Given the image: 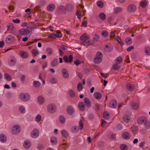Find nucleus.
<instances>
[{
	"mask_svg": "<svg viewBox=\"0 0 150 150\" xmlns=\"http://www.w3.org/2000/svg\"><path fill=\"white\" fill-rule=\"evenodd\" d=\"M59 120L60 122L62 124L64 123L65 122V117L63 115H60Z\"/></svg>",
	"mask_w": 150,
	"mask_h": 150,
	"instance_id": "obj_37",
	"label": "nucleus"
},
{
	"mask_svg": "<svg viewBox=\"0 0 150 150\" xmlns=\"http://www.w3.org/2000/svg\"><path fill=\"white\" fill-rule=\"evenodd\" d=\"M60 48L62 50H67V47L66 46L64 45H61V46H60Z\"/></svg>",
	"mask_w": 150,
	"mask_h": 150,
	"instance_id": "obj_60",
	"label": "nucleus"
},
{
	"mask_svg": "<svg viewBox=\"0 0 150 150\" xmlns=\"http://www.w3.org/2000/svg\"><path fill=\"white\" fill-rule=\"evenodd\" d=\"M13 28V25L11 23L9 24V25L8 26V30H12Z\"/></svg>",
	"mask_w": 150,
	"mask_h": 150,
	"instance_id": "obj_58",
	"label": "nucleus"
},
{
	"mask_svg": "<svg viewBox=\"0 0 150 150\" xmlns=\"http://www.w3.org/2000/svg\"><path fill=\"white\" fill-rule=\"evenodd\" d=\"M122 137L124 139H129L130 138V134L127 132H123L122 134Z\"/></svg>",
	"mask_w": 150,
	"mask_h": 150,
	"instance_id": "obj_16",
	"label": "nucleus"
},
{
	"mask_svg": "<svg viewBox=\"0 0 150 150\" xmlns=\"http://www.w3.org/2000/svg\"><path fill=\"white\" fill-rule=\"evenodd\" d=\"M7 140V138L5 134H0V141L1 142L4 143Z\"/></svg>",
	"mask_w": 150,
	"mask_h": 150,
	"instance_id": "obj_21",
	"label": "nucleus"
},
{
	"mask_svg": "<svg viewBox=\"0 0 150 150\" xmlns=\"http://www.w3.org/2000/svg\"><path fill=\"white\" fill-rule=\"evenodd\" d=\"M76 15L77 16L78 18L79 19H80L81 18V13L79 11H77L76 13Z\"/></svg>",
	"mask_w": 150,
	"mask_h": 150,
	"instance_id": "obj_63",
	"label": "nucleus"
},
{
	"mask_svg": "<svg viewBox=\"0 0 150 150\" xmlns=\"http://www.w3.org/2000/svg\"><path fill=\"white\" fill-rule=\"evenodd\" d=\"M47 53L50 55L52 54H53V50L50 48H47L46 50Z\"/></svg>",
	"mask_w": 150,
	"mask_h": 150,
	"instance_id": "obj_42",
	"label": "nucleus"
},
{
	"mask_svg": "<svg viewBox=\"0 0 150 150\" xmlns=\"http://www.w3.org/2000/svg\"><path fill=\"white\" fill-rule=\"evenodd\" d=\"M62 134L64 137L66 138L69 136V134L68 132L65 130H63L62 131Z\"/></svg>",
	"mask_w": 150,
	"mask_h": 150,
	"instance_id": "obj_39",
	"label": "nucleus"
},
{
	"mask_svg": "<svg viewBox=\"0 0 150 150\" xmlns=\"http://www.w3.org/2000/svg\"><path fill=\"white\" fill-rule=\"evenodd\" d=\"M32 52L33 54L35 56H36L39 54V53L38 51L35 49H33L32 50Z\"/></svg>",
	"mask_w": 150,
	"mask_h": 150,
	"instance_id": "obj_53",
	"label": "nucleus"
},
{
	"mask_svg": "<svg viewBox=\"0 0 150 150\" xmlns=\"http://www.w3.org/2000/svg\"><path fill=\"white\" fill-rule=\"evenodd\" d=\"M80 39L81 40L83 41V42L88 41L89 40H88V36L86 34L81 35L80 37Z\"/></svg>",
	"mask_w": 150,
	"mask_h": 150,
	"instance_id": "obj_18",
	"label": "nucleus"
},
{
	"mask_svg": "<svg viewBox=\"0 0 150 150\" xmlns=\"http://www.w3.org/2000/svg\"><path fill=\"white\" fill-rule=\"evenodd\" d=\"M20 56L23 58H27L28 56V53L25 51H21L19 52Z\"/></svg>",
	"mask_w": 150,
	"mask_h": 150,
	"instance_id": "obj_23",
	"label": "nucleus"
},
{
	"mask_svg": "<svg viewBox=\"0 0 150 150\" xmlns=\"http://www.w3.org/2000/svg\"><path fill=\"white\" fill-rule=\"evenodd\" d=\"M117 40L118 41V43L121 45H122L124 44V43H123L122 40L120 38H119L118 39H117Z\"/></svg>",
	"mask_w": 150,
	"mask_h": 150,
	"instance_id": "obj_62",
	"label": "nucleus"
},
{
	"mask_svg": "<svg viewBox=\"0 0 150 150\" xmlns=\"http://www.w3.org/2000/svg\"><path fill=\"white\" fill-rule=\"evenodd\" d=\"M118 64H116H116H114L113 65L112 68L113 70H117L120 69V67Z\"/></svg>",
	"mask_w": 150,
	"mask_h": 150,
	"instance_id": "obj_47",
	"label": "nucleus"
},
{
	"mask_svg": "<svg viewBox=\"0 0 150 150\" xmlns=\"http://www.w3.org/2000/svg\"><path fill=\"white\" fill-rule=\"evenodd\" d=\"M102 35L104 37H107L108 35V33L105 30H103L101 32Z\"/></svg>",
	"mask_w": 150,
	"mask_h": 150,
	"instance_id": "obj_52",
	"label": "nucleus"
},
{
	"mask_svg": "<svg viewBox=\"0 0 150 150\" xmlns=\"http://www.w3.org/2000/svg\"><path fill=\"white\" fill-rule=\"evenodd\" d=\"M67 113L70 115H72L74 112V110L73 108L71 106H69L67 107Z\"/></svg>",
	"mask_w": 150,
	"mask_h": 150,
	"instance_id": "obj_12",
	"label": "nucleus"
},
{
	"mask_svg": "<svg viewBox=\"0 0 150 150\" xmlns=\"http://www.w3.org/2000/svg\"><path fill=\"white\" fill-rule=\"evenodd\" d=\"M58 60L57 59H54L51 63V65L52 67H54L57 66Z\"/></svg>",
	"mask_w": 150,
	"mask_h": 150,
	"instance_id": "obj_32",
	"label": "nucleus"
},
{
	"mask_svg": "<svg viewBox=\"0 0 150 150\" xmlns=\"http://www.w3.org/2000/svg\"><path fill=\"white\" fill-rule=\"evenodd\" d=\"M144 127L146 128L149 129L150 127V123L147 120L144 122Z\"/></svg>",
	"mask_w": 150,
	"mask_h": 150,
	"instance_id": "obj_51",
	"label": "nucleus"
},
{
	"mask_svg": "<svg viewBox=\"0 0 150 150\" xmlns=\"http://www.w3.org/2000/svg\"><path fill=\"white\" fill-rule=\"evenodd\" d=\"M19 110L20 112L22 113H24L25 111V108L22 105H21L19 106Z\"/></svg>",
	"mask_w": 150,
	"mask_h": 150,
	"instance_id": "obj_43",
	"label": "nucleus"
},
{
	"mask_svg": "<svg viewBox=\"0 0 150 150\" xmlns=\"http://www.w3.org/2000/svg\"><path fill=\"white\" fill-rule=\"evenodd\" d=\"M136 9V6L133 4H130L127 6V11L128 12H133Z\"/></svg>",
	"mask_w": 150,
	"mask_h": 150,
	"instance_id": "obj_9",
	"label": "nucleus"
},
{
	"mask_svg": "<svg viewBox=\"0 0 150 150\" xmlns=\"http://www.w3.org/2000/svg\"><path fill=\"white\" fill-rule=\"evenodd\" d=\"M48 112L50 113H54L56 110V105L53 104H49L47 107Z\"/></svg>",
	"mask_w": 150,
	"mask_h": 150,
	"instance_id": "obj_4",
	"label": "nucleus"
},
{
	"mask_svg": "<svg viewBox=\"0 0 150 150\" xmlns=\"http://www.w3.org/2000/svg\"><path fill=\"white\" fill-rule=\"evenodd\" d=\"M41 117L40 115H38L35 118L36 121L37 122H40L41 120Z\"/></svg>",
	"mask_w": 150,
	"mask_h": 150,
	"instance_id": "obj_56",
	"label": "nucleus"
},
{
	"mask_svg": "<svg viewBox=\"0 0 150 150\" xmlns=\"http://www.w3.org/2000/svg\"><path fill=\"white\" fill-rule=\"evenodd\" d=\"M69 93L70 96L71 97H74L75 96V94L72 90H70L69 91Z\"/></svg>",
	"mask_w": 150,
	"mask_h": 150,
	"instance_id": "obj_55",
	"label": "nucleus"
},
{
	"mask_svg": "<svg viewBox=\"0 0 150 150\" xmlns=\"http://www.w3.org/2000/svg\"><path fill=\"white\" fill-rule=\"evenodd\" d=\"M83 101L86 106L88 108H90L91 106V103L89 98H84Z\"/></svg>",
	"mask_w": 150,
	"mask_h": 150,
	"instance_id": "obj_13",
	"label": "nucleus"
},
{
	"mask_svg": "<svg viewBox=\"0 0 150 150\" xmlns=\"http://www.w3.org/2000/svg\"><path fill=\"white\" fill-rule=\"evenodd\" d=\"M33 85L34 87L39 88L40 86L41 83L38 81H34L33 82Z\"/></svg>",
	"mask_w": 150,
	"mask_h": 150,
	"instance_id": "obj_25",
	"label": "nucleus"
},
{
	"mask_svg": "<svg viewBox=\"0 0 150 150\" xmlns=\"http://www.w3.org/2000/svg\"><path fill=\"white\" fill-rule=\"evenodd\" d=\"M79 127L81 129H82L83 128V124L81 120H80L79 122Z\"/></svg>",
	"mask_w": 150,
	"mask_h": 150,
	"instance_id": "obj_61",
	"label": "nucleus"
},
{
	"mask_svg": "<svg viewBox=\"0 0 150 150\" xmlns=\"http://www.w3.org/2000/svg\"><path fill=\"white\" fill-rule=\"evenodd\" d=\"M99 39V36L97 35H94L92 40H89L88 41L81 42V44L84 46H88L93 44L94 41H97Z\"/></svg>",
	"mask_w": 150,
	"mask_h": 150,
	"instance_id": "obj_1",
	"label": "nucleus"
},
{
	"mask_svg": "<svg viewBox=\"0 0 150 150\" xmlns=\"http://www.w3.org/2000/svg\"><path fill=\"white\" fill-rule=\"evenodd\" d=\"M61 71L63 76L65 78H68L69 76V72L67 69L64 68L62 69Z\"/></svg>",
	"mask_w": 150,
	"mask_h": 150,
	"instance_id": "obj_11",
	"label": "nucleus"
},
{
	"mask_svg": "<svg viewBox=\"0 0 150 150\" xmlns=\"http://www.w3.org/2000/svg\"><path fill=\"white\" fill-rule=\"evenodd\" d=\"M73 6L71 4L68 3L66 5V9L68 11H71L73 10Z\"/></svg>",
	"mask_w": 150,
	"mask_h": 150,
	"instance_id": "obj_20",
	"label": "nucleus"
},
{
	"mask_svg": "<svg viewBox=\"0 0 150 150\" xmlns=\"http://www.w3.org/2000/svg\"><path fill=\"white\" fill-rule=\"evenodd\" d=\"M57 80L54 77H52L51 79L50 80V82L52 83H56Z\"/></svg>",
	"mask_w": 150,
	"mask_h": 150,
	"instance_id": "obj_57",
	"label": "nucleus"
},
{
	"mask_svg": "<svg viewBox=\"0 0 150 150\" xmlns=\"http://www.w3.org/2000/svg\"><path fill=\"white\" fill-rule=\"evenodd\" d=\"M58 8L59 10H61L62 12L64 13L66 12V7H64V6L62 5H59V6Z\"/></svg>",
	"mask_w": 150,
	"mask_h": 150,
	"instance_id": "obj_44",
	"label": "nucleus"
},
{
	"mask_svg": "<svg viewBox=\"0 0 150 150\" xmlns=\"http://www.w3.org/2000/svg\"><path fill=\"white\" fill-rule=\"evenodd\" d=\"M97 6L100 8H102L104 5L103 2L101 1H98L97 2Z\"/></svg>",
	"mask_w": 150,
	"mask_h": 150,
	"instance_id": "obj_41",
	"label": "nucleus"
},
{
	"mask_svg": "<svg viewBox=\"0 0 150 150\" xmlns=\"http://www.w3.org/2000/svg\"><path fill=\"white\" fill-rule=\"evenodd\" d=\"M122 61V58L121 57H119L117 58L115 60V62L116 64H120Z\"/></svg>",
	"mask_w": 150,
	"mask_h": 150,
	"instance_id": "obj_34",
	"label": "nucleus"
},
{
	"mask_svg": "<svg viewBox=\"0 0 150 150\" xmlns=\"http://www.w3.org/2000/svg\"><path fill=\"white\" fill-rule=\"evenodd\" d=\"M130 105L133 109L137 110L138 109L139 105L138 103L132 102L130 103Z\"/></svg>",
	"mask_w": 150,
	"mask_h": 150,
	"instance_id": "obj_26",
	"label": "nucleus"
},
{
	"mask_svg": "<svg viewBox=\"0 0 150 150\" xmlns=\"http://www.w3.org/2000/svg\"><path fill=\"white\" fill-rule=\"evenodd\" d=\"M146 1L144 0L142 1L140 3V6L143 8H144L146 7Z\"/></svg>",
	"mask_w": 150,
	"mask_h": 150,
	"instance_id": "obj_45",
	"label": "nucleus"
},
{
	"mask_svg": "<svg viewBox=\"0 0 150 150\" xmlns=\"http://www.w3.org/2000/svg\"><path fill=\"white\" fill-rule=\"evenodd\" d=\"M125 41L127 45H130L132 43V40L130 37H128L127 38L125 39Z\"/></svg>",
	"mask_w": 150,
	"mask_h": 150,
	"instance_id": "obj_40",
	"label": "nucleus"
},
{
	"mask_svg": "<svg viewBox=\"0 0 150 150\" xmlns=\"http://www.w3.org/2000/svg\"><path fill=\"white\" fill-rule=\"evenodd\" d=\"M21 131L20 127L18 125L13 126L12 129L11 133L13 134H17L18 133Z\"/></svg>",
	"mask_w": 150,
	"mask_h": 150,
	"instance_id": "obj_5",
	"label": "nucleus"
},
{
	"mask_svg": "<svg viewBox=\"0 0 150 150\" xmlns=\"http://www.w3.org/2000/svg\"><path fill=\"white\" fill-rule=\"evenodd\" d=\"M123 120L124 122L127 123L129 122L130 119L129 117L126 115L124 116L123 117Z\"/></svg>",
	"mask_w": 150,
	"mask_h": 150,
	"instance_id": "obj_46",
	"label": "nucleus"
},
{
	"mask_svg": "<svg viewBox=\"0 0 150 150\" xmlns=\"http://www.w3.org/2000/svg\"><path fill=\"white\" fill-rule=\"evenodd\" d=\"M103 116L105 119L106 120L108 119L109 117V114L107 112H105L103 114Z\"/></svg>",
	"mask_w": 150,
	"mask_h": 150,
	"instance_id": "obj_49",
	"label": "nucleus"
},
{
	"mask_svg": "<svg viewBox=\"0 0 150 150\" xmlns=\"http://www.w3.org/2000/svg\"><path fill=\"white\" fill-rule=\"evenodd\" d=\"M16 59L13 56L11 57V60L9 62V64L11 66L15 65L16 64Z\"/></svg>",
	"mask_w": 150,
	"mask_h": 150,
	"instance_id": "obj_15",
	"label": "nucleus"
},
{
	"mask_svg": "<svg viewBox=\"0 0 150 150\" xmlns=\"http://www.w3.org/2000/svg\"><path fill=\"white\" fill-rule=\"evenodd\" d=\"M147 120V118L144 116H141L139 117L137 120V123L139 124H142Z\"/></svg>",
	"mask_w": 150,
	"mask_h": 150,
	"instance_id": "obj_8",
	"label": "nucleus"
},
{
	"mask_svg": "<svg viewBox=\"0 0 150 150\" xmlns=\"http://www.w3.org/2000/svg\"><path fill=\"white\" fill-rule=\"evenodd\" d=\"M120 148L121 150H127L128 149V146L125 144H121Z\"/></svg>",
	"mask_w": 150,
	"mask_h": 150,
	"instance_id": "obj_30",
	"label": "nucleus"
},
{
	"mask_svg": "<svg viewBox=\"0 0 150 150\" xmlns=\"http://www.w3.org/2000/svg\"><path fill=\"white\" fill-rule=\"evenodd\" d=\"M38 101L40 104H42L44 102V99L42 96H40L38 97Z\"/></svg>",
	"mask_w": 150,
	"mask_h": 150,
	"instance_id": "obj_29",
	"label": "nucleus"
},
{
	"mask_svg": "<svg viewBox=\"0 0 150 150\" xmlns=\"http://www.w3.org/2000/svg\"><path fill=\"white\" fill-rule=\"evenodd\" d=\"M94 97L97 99H100L102 97L101 94L99 92H96L94 93Z\"/></svg>",
	"mask_w": 150,
	"mask_h": 150,
	"instance_id": "obj_27",
	"label": "nucleus"
},
{
	"mask_svg": "<svg viewBox=\"0 0 150 150\" xmlns=\"http://www.w3.org/2000/svg\"><path fill=\"white\" fill-rule=\"evenodd\" d=\"M45 77V74L43 75L42 74H40L39 76V79L41 80H42V79H43V78H44Z\"/></svg>",
	"mask_w": 150,
	"mask_h": 150,
	"instance_id": "obj_59",
	"label": "nucleus"
},
{
	"mask_svg": "<svg viewBox=\"0 0 150 150\" xmlns=\"http://www.w3.org/2000/svg\"><path fill=\"white\" fill-rule=\"evenodd\" d=\"M63 59L65 62L71 63L72 61L73 57L71 55H70L68 57L64 56Z\"/></svg>",
	"mask_w": 150,
	"mask_h": 150,
	"instance_id": "obj_6",
	"label": "nucleus"
},
{
	"mask_svg": "<svg viewBox=\"0 0 150 150\" xmlns=\"http://www.w3.org/2000/svg\"><path fill=\"white\" fill-rule=\"evenodd\" d=\"M31 146V142L28 140H26L24 144V147L26 149L29 148Z\"/></svg>",
	"mask_w": 150,
	"mask_h": 150,
	"instance_id": "obj_22",
	"label": "nucleus"
},
{
	"mask_svg": "<svg viewBox=\"0 0 150 150\" xmlns=\"http://www.w3.org/2000/svg\"><path fill=\"white\" fill-rule=\"evenodd\" d=\"M100 105L98 103H96L95 105V108L97 110H98L99 109Z\"/></svg>",
	"mask_w": 150,
	"mask_h": 150,
	"instance_id": "obj_64",
	"label": "nucleus"
},
{
	"mask_svg": "<svg viewBox=\"0 0 150 150\" xmlns=\"http://www.w3.org/2000/svg\"><path fill=\"white\" fill-rule=\"evenodd\" d=\"M4 78L8 81H10L12 79V78L11 76L7 73H5L4 74Z\"/></svg>",
	"mask_w": 150,
	"mask_h": 150,
	"instance_id": "obj_38",
	"label": "nucleus"
},
{
	"mask_svg": "<svg viewBox=\"0 0 150 150\" xmlns=\"http://www.w3.org/2000/svg\"><path fill=\"white\" fill-rule=\"evenodd\" d=\"M78 106L79 110L81 111H83L85 109V105L82 102L80 101L78 103Z\"/></svg>",
	"mask_w": 150,
	"mask_h": 150,
	"instance_id": "obj_14",
	"label": "nucleus"
},
{
	"mask_svg": "<svg viewBox=\"0 0 150 150\" xmlns=\"http://www.w3.org/2000/svg\"><path fill=\"white\" fill-rule=\"evenodd\" d=\"M145 53L147 55H150V47L146 46L145 48Z\"/></svg>",
	"mask_w": 150,
	"mask_h": 150,
	"instance_id": "obj_33",
	"label": "nucleus"
},
{
	"mask_svg": "<svg viewBox=\"0 0 150 150\" xmlns=\"http://www.w3.org/2000/svg\"><path fill=\"white\" fill-rule=\"evenodd\" d=\"M30 31L28 28H26L25 29H21L19 31L20 34L22 35H26L30 33Z\"/></svg>",
	"mask_w": 150,
	"mask_h": 150,
	"instance_id": "obj_10",
	"label": "nucleus"
},
{
	"mask_svg": "<svg viewBox=\"0 0 150 150\" xmlns=\"http://www.w3.org/2000/svg\"><path fill=\"white\" fill-rule=\"evenodd\" d=\"M12 36L11 35H10L8 36L7 37L6 39V42L8 43H9L12 42Z\"/></svg>",
	"mask_w": 150,
	"mask_h": 150,
	"instance_id": "obj_35",
	"label": "nucleus"
},
{
	"mask_svg": "<svg viewBox=\"0 0 150 150\" xmlns=\"http://www.w3.org/2000/svg\"><path fill=\"white\" fill-rule=\"evenodd\" d=\"M99 18L103 21L105 20L106 19V15L104 13H101L99 15Z\"/></svg>",
	"mask_w": 150,
	"mask_h": 150,
	"instance_id": "obj_36",
	"label": "nucleus"
},
{
	"mask_svg": "<svg viewBox=\"0 0 150 150\" xmlns=\"http://www.w3.org/2000/svg\"><path fill=\"white\" fill-rule=\"evenodd\" d=\"M79 130V128L78 126H76L73 127L71 129V131L73 133L77 132Z\"/></svg>",
	"mask_w": 150,
	"mask_h": 150,
	"instance_id": "obj_50",
	"label": "nucleus"
},
{
	"mask_svg": "<svg viewBox=\"0 0 150 150\" xmlns=\"http://www.w3.org/2000/svg\"><path fill=\"white\" fill-rule=\"evenodd\" d=\"M50 142L52 145L56 144L57 143V138L54 137H52L50 139Z\"/></svg>",
	"mask_w": 150,
	"mask_h": 150,
	"instance_id": "obj_28",
	"label": "nucleus"
},
{
	"mask_svg": "<svg viewBox=\"0 0 150 150\" xmlns=\"http://www.w3.org/2000/svg\"><path fill=\"white\" fill-rule=\"evenodd\" d=\"M55 6L53 4H50L47 7V9L49 11H52L54 10L55 9Z\"/></svg>",
	"mask_w": 150,
	"mask_h": 150,
	"instance_id": "obj_24",
	"label": "nucleus"
},
{
	"mask_svg": "<svg viewBox=\"0 0 150 150\" xmlns=\"http://www.w3.org/2000/svg\"><path fill=\"white\" fill-rule=\"evenodd\" d=\"M57 35L56 34H51L48 37V38H50L53 39H55L56 38Z\"/></svg>",
	"mask_w": 150,
	"mask_h": 150,
	"instance_id": "obj_54",
	"label": "nucleus"
},
{
	"mask_svg": "<svg viewBox=\"0 0 150 150\" xmlns=\"http://www.w3.org/2000/svg\"><path fill=\"white\" fill-rule=\"evenodd\" d=\"M20 98L24 101H27L30 99V96L28 93H21L20 95Z\"/></svg>",
	"mask_w": 150,
	"mask_h": 150,
	"instance_id": "obj_3",
	"label": "nucleus"
},
{
	"mask_svg": "<svg viewBox=\"0 0 150 150\" xmlns=\"http://www.w3.org/2000/svg\"><path fill=\"white\" fill-rule=\"evenodd\" d=\"M117 101L115 100H111L110 103V106L112 108H115L117 107Z\"/></svg>",
	"mask_w": 150,
	"mask_h": 150,
	"instance_id": "obj_17",
	"label": "nucleus"
},
{
	"mask_svg": "<svg viewBox=\"0 0 150 150\" xmlns=\"http://www.w3.org/2000/svg\"><path fill=\"white\" fill-rule=\"evenodd\" d=\"M39 132L37 129H34L31 133V137L33 138H36L39 135Z\"/></svg>",
	"mask_w": 150,
	"mask_h": 150,
	"instance_id": "obj_7",
	"label": "nucleus"
},
{
	"mask_svg": "<svg viewBox=\"0 0 150 150\" xmlns=\"http://www.w3.org/2000/svg\"><path fill=\"white\" fill-rule=\"evenodd\" d=\"M123 9L122 8L117 7L114 9V12L115 13H117L122 11Z\"/></svg>",
	"mask_w": 150,
	"mask_h": 150,
	"instance_id": "obj_31",
	"label": "nucleus"
},
{
	"mask_svg": "<svg viewBox=\"0 0 150 150\" xmlns=\"http://www.w3.org/2000/svg\"><path fill=\"white\" fill-rule=\"evenodd\" d=\"M103 55L102 53L100 52H98L97 53L96 56L94 59V61L96 64H99L102 61Z\"/></svg>",
	"mask_w": 150,
	"mask_h": 150,
	"instance_id": "obj_2",
	"label": "nucleus"
},
{
	"mask_svg": "<svg viewBox=\"0 0 150 150\" xmlns=\"http://www.w3.org/2000/svg\"><path fill=\"white\" fill-rule=\"evenodd\" d=\"M126 87L127 89L130 91H132L134 89V86L132 84L130 83H127L126 85Z\"/></svg>",
	"mask_w": 150,
	"mask_h": 150,
	"instance_id": "obj_19",
	"label": "nucleus"
},
{
	"mask_svg": "<svg viewBox=\"0 0 150 150\" xmlns=\"http://www.w3.org/2000/svg\"><path fill=\"white\" fill-rule=\"evenodd\" d=\"M83 88V86L82 83L81 82H79L77 85L78 90L79 91H81Z\"/></svg>",
	"mask_w": 150,
	"mask_h": 150,
	"instance_id": "obj_48",
	"label": "nucleus"
}]
</instances>
